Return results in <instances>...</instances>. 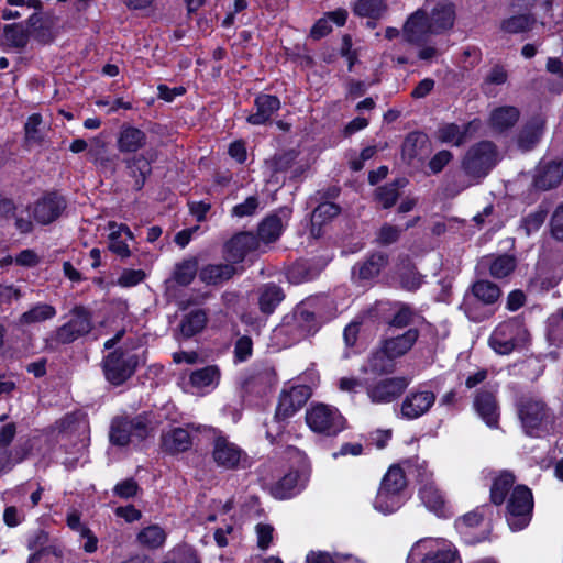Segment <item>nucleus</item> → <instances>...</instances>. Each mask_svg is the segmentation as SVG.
Segmentation results:
<instances>
[{
	"instance_id": "nucleus-1",
	"label": "nucleus",
	"mask_w": 563,
	"mask_h": 563,
	"mask_svg": "<svg viewBox=\"0 0 563 563\" xmlns=\"http://www.w3.org/2000/svg\"><path fill=\"white\" fill-rule=\"evenodd\" d=\"M454 21L453 3L443 1L431 10L430 15L423 10L412 13L404 26V36L410 43H418L429 34H441L452 29Z\"/></svg>"
},
{
	"instance_id": "nucleus-2",
	"label": "nucleus",
	"mask_w": 563,
	"mask_h": 563,
	"mask_svg": "<svg viewBox=\"0 0 563 563\" xmlns=\"http://www.w3.org/2000/svg\"><path fill=\"white\" fill-rule=\"evenodd\" d=\"M518 416L528 435L541 437L553 429L554 416L539 398L522 397L517 404Z\"/></svg>"
},
{
	"instance_id": "nucleus-3",
	"label": "nucleus",
	"mask_w": 563,
	"mask_h": 563,
	"mask_svg": "<svg viewBox=\"0 0 563 563\" xmlns=\"http://www.w3.org/2000/svg\"><path fill=\"white\" fill-rule=\"evenodd\" d=\"M529 340V332L520 318H509L499 322L489 335L488 344L494 352L508 355L523 347Z\"/></svg>"
},
{
	"instance_id": "nucleus-4",
	"label": "nucleus",
	"mask_w": 563,
	"mask_h": 563,
	"mask_svg": "<svg viewBox=\"0 0 563 563\" xmlns=\"http://www.w3.org/2000/svg\"><path fill=\"white\" fill-rule=\"evenodd\" d=\"M407 563H461L455 547L442 538H423L410 549Z\"/></svg>"
},
{
	"instance_id": "nucleus-5",
	"label": "nucleus",
	"mask_w": 563,
	"mask_h": 563,
	"mask_svg": "<svg viewBox=\"0 0 563 563\" xmlns=\"http://www.w3.org/2000/svg\"><path fill=\"white\" fill-rule=\"evenodd\" d=\"M305 418L308 428L323 437H336L346 428V419L339 409L321 402L312 404Z\"/></svg>"
},
{
	"instance_id": "nucleus-6",
	"label": "nucleus",
	"mask_w": 563,
	"mask_h": 563,
	"mask_svg": "<svg viewBox=\"0 0 563 563\" xmlns=\"http://www.w3.org/2000/svg\"><path fill=\"white\" fill-rule=\"evenodd\" d=\"M70 316V319L58 327L46 340L48 349L70 344L92 330L91 314L84 307H75Z\"/></svg>"
},
{
	"instance_id": "nucleus-7",
	"label": "nucleus",
	"mask_w": 563,
	"mask_h": 563,
	"mask_svg": "<svg viewBox=\"0 0 563 563\" xmlns=\"http://www.w3.org/2000/svg\"><path fill=\"white\" fill-rule=\"evenodd\" d=\"M501 290L496 284L481 279L472 285L470 292L465 294L461 308L470 320L481 322L488 318V314L477 309L476 301L490 306L499 300Z\"/></svg>"
},
{
	"instance_id": "nucleus-8",
	"label": "nucleus",
	"mask_w": 563,
	"mask_h": 563,
	"mask_svg": "<svg viewBox=\"0 0 563 563\" xmlns=\"http://www.w3.org/2000/svg\"><path fill=\"white\" fill-rule=\"evenodd\" d=\"M506 518L511 530H522L532 517L533 496L526 485H517L509 495Z\"/></svg>"
},
{
	"instance_id": "nucleus-9",
	"label": "nucleus",
	"mask_w": 563,
	"mask_h": 563,
	"mask_svg": "<svg viewBox=\"0 0 563 563\" xmlns=\"http://www.w3.org/2000/svg\"><path fill=\"white\" fill-rule=\"evenodd\" d=\"M496 146L489 141H482L470 147L462 162L464 172L472 177H485L498 163Z\"/></svg>"
},
{
	"instance_id": "nucleus-10",
	"label": "nucleus",
	"mask_w": 563,
	"mask_h": 563,
	"mask_svg": "<svg viewBox=\"0 0 563 563\" xmlns=\"http://www.w3.org/2000/svg\"><path fill=\"white\" fill-rule=\"evenodd\" d=\"M312 395V386L295 384L285 386L279 395L275 411L277 421H286L296 415Z\"/></svg>"
},
{
	"instance_id": "nucleus-11",
	"label": "nucleus",
	"mask_w": 563,
	"mask_h": 563,
	"mask_svg": "<svg viewBox=\"0 0 563 563\" xmlns=\"http://www.w3.org/2000/svg\"><path fill=\"white\" fill-rule=\"evenodd\" d=\"M212 459L219 467L224 470H236L247 464L246 452L223 434H218L213 440Z\"/></svg>"
},
{
	"instance_id": "nucleus-12",
	"label": "nucleus",
	"mask_w": 563,
	"mask_h": 563,
	"mask_svg": "<svg viewBox=\"0 0 563 563\" xmlns=\"http://www.w3.org/2000/svg\"><path fill=\"white\" fill-rule=\"evenodd\" d=\"M137 366V360L134 355H129L122 351L110 353L103 361V373L109 383L119 386L128 380Z\"/></svg>"
},
{
	"instance_id": "nucleus-13",
	"label": "nucleus",
	"mask_w": 563,
	"mask_h": 563,
	"mask_svg": "<svg viewBox=\"0 0 563 563\" xmlns=\"http://www.w3.org/2000/svg\"><path fill=\"white\" fill-rule=\"evenodd\" d=\"M419 476L421 483L419 497L421 503L438 517H446L450 514V507L444 494L432 481V472L424 470Z\"/></svg>"
},
{
	"instance_id": "nucleus-14",
	"label": "nucleus",
	"mask_w": 563,
	"mask_h": 563,
	"mask_svg": "<svg viewBox=\"0 0 563 563\" xmlns=\"http://www.w3.org/2000/svg\"><path fill=\"white\" fill-rule=\"evenodd\" d=\"M435 394L424 387L411 390L402 400L400 415L404 419L413 420L426 415L435 402Z\"/></svg>"
},
{
	"instance_id": "nucleus-15",
	"label": "nucleus",
	"mask_w": 563,
	"mask_h": 563,
	"mask_svg": "<svg viewBox=\"0 0 563 563\" xmlns=\"http://www.w3.org/2000/svg\"><path fill=\"white\" fill-rule=\"evenodd\" d=\"M408 385L409 379L404 376L388 377L368 385L366 393L373 404H389L397 399Z\"/></svg>"
},
{
	"instance_id": "nucleus-16",
	"label": "nucleus",
	"mask_w": 563,
	"mask_h": 563,
	"mask_svg": "<svg viewBox=\"0 0 563 563\" xmlns=\"http://www.w3.org/2000/svg\"><path fill=\"white\" fill-rule=\"evenodd\" d=\"M66 201L56 194H48L38 199L33 208V219L42 225L54 222L65 210Z\"/></svg>"
},
{
	"instance_id": "nucleus-17",
	"label": "nucleus",
	"mask_w": 563,
	"mask_h": 563,
	"mask_svg": "<svg viewBox=\"0 0 563 563\" xmlns=\"http://www.w3.org/2000/svg\"><path fill=\"white\" fill-rule=\"evenodd\" d=\"M479 128V120H473L463 125L444 123L438 129L435 136L441 143L460 146L467 141L471 132H475Z\"/></svg>"
},
{
	"instance_id": "nucleus-18",
	"label": "nucleus",
	"mask_w": 563,
	"mask_h": 563,
	"mask_svg": "<svg viewBox=\"0 0 563 563\" xmlns=\"http://www.w3.org/2000/svg\"><path fill=\"white\" fill-rule=\"evenodd\" d=\"M146 143V133L130 124H123L117 135V148L122 154L136 153L144 148Z\"/></svg>"
},
{
	"instance_id": "nucleus-19",
	"label": "nucleus",
	"mask_w": 563,
	"mask_h": 563,
	"mask_svg": "<svg viewBox=\"0 0 563 563\" xmlns=\"http://www.w3.org/2000/svg\"><path fill=\"white\" fill-rule=\"evenodd\" d=\"M258 247V239L253 233L241 232L225 244V255L229 261L239 263L249 252Z\"/></svg>"
},
{
	"instance_id": "nucleus-20",
	"label": "nucleus",
	"mask_w": 563,
	"mask_h": 563,
	"mask_svg": "<svg viewBox=\"0 0 563 563\" xmlns=\"http://www.w3.org/2000/svg\"><path fill=\"white\" fill-rule=\"evenodd\" d=\"M109 231V250L121 258H128L131 255L128 240H133L134 235L126 224L110 221L108 223Z\"/></svg>"
},
{
	"instance_id": "nucleus-21",
	"label": "nucleus",
	"mask_w": 563,
	"mask_h": 563,
	"mask_svg": "<svg viewBox=\"0 0 563 563\" xmlns=\"http://www.w3.org/2000/svg\"><path fill=\"white\" fill-rule=\"evenodd\" d=\"M473 407L489 428L498 427L499 411L494 393L488 390L478 391L474 398Z\"/></svg>"
},
{
	"instance_id": "nucleus-22",
	"label": "nucleus",
	"mask_w": 563,
	"mask_h": 563,
	"mask_svg": "<svg viewBox=\"0 0 563 563\" xmlns=\"http://www.w3.org/2000/svg\"><path fill=\"white\" fill-rule=\"evenodd\" d=\"M563 179V162H541L534 176V185L543 190L558 186Z\"/></svg>"
},
{
	"instance_id": "nucleus-23",
	"label": "nucleus",
	"mask_w": 563,
	"mask_h": 563,
	"mask_svg": "<svg viewBox=\"0 0 563 563\" xmlns=\"http://www.w3.org/2000/svg\"><path fill=\"white\" fill-rule=\"evenodd\" d=\"M220 376L219 367L209 365L194 371L189 375V384L198 393L206 394L213 390L219 385Z\"/></svg>"
},
{
	"instance_id": "nucleus-24",
	"label": "nucleus",
	"mask_w": 563,
	"mask_h": 563,
	"mask_svg": "<svg viewBox=\"0 0 563 563\" xmlns=\"http://www.w3.org/2000/svg\"><path fill=\"white\" fill-rule=\"evenodd\" d=\"M192 442L190 434L183 428H174L162 434V449L169 454H178L190 449Z\"/></svg>"
},
{
	"instance_id": "nucleus-25",
	"label": "nucleus",
	"mask_w": 563,
	"mask_h": 563,
	"mask_svg": "<svg viewBox=\"0 0 563 563\" xmlns=\"http://www.w3.org/2000/svg\"><path fill=\"white\" fill-rule=\"evenodd\" d=\"M256 112L247 117V122L260 125L266 123L279 110L280 101L272 95H260L255 99Z\"/></svg>"
},
{
	"instance_id": "nucleus-26",
	"label": "nucleus",
	"mask_w": 563,
	"mask_h": 563,
	"mask_svg": "<svg viewBox=\"0 0 563 563\" xmlns=\"http://www.w3.org/2000/svg\"><path fill=\"white\" fill-rule=\"evenodd\" d=\"M419 338V331L417 329H409L400 335L386 339L383 342L385 352L391 357H400L409 352Z\"/></svg>"
},
{
	"instance_id": "nucleus-27",
	"label": "nucleus",
	"mask_w": 563,
	"mask_h": 563,
	"mask_svg": "<svg viewBox=\"0 0 563 563\" xmlns=\"http://www.w3.org/2000/svg\"><path fill=\"white\" fill-rule=\"evenodd\" d=\"M57 310L46 302H37L24 311L18 319L20 327H29L52 320L56 317Z\"/></svg>"
},
{
	"instance_id": "nucleus-28",
	"label": "nucleus",
	"mask_w": 563,
	"mask_h": 563,
	"mask_svg": "<svg viewBox=\"0 0 563 563\" xmlns=\"http://www.w3.org/2000/svg\"><path fill=\"white\" fill-rule=\"evenodd\" d=\"M482 263L488 268L490 276L496 279L508 277L517 267L516 257L508 254L486 256Z\"/></svg>"
},
{
	"instance_id": "nucleus-29",
	"label": "nucleus",
	"mask_w": 563,
	"mask_h": 563,
	"mask_svg": "<svg viewBox=\"0 0 563 563\" xmlns=\"http://www.w3.org/2000/svg\"><path fill=\"white\" fill-rule=\"evenodd\" d=\"M208 316L202 309H195L184 314L178 325L180 335L189 339L200 333L207 325Z\"/></svg>"
},
{
	"instance_id": "nucleus-30",
	"label": "nucleus",
	"mask_w": 563,
	"mask_h": 563,
	"mask_svg": "<svg viewBox=\"0 0 563 563\" xmlns=\"http://www.w3.org/2000/svg\"><path fill=\"white\" fill-rule=\"evenodd\" d=\"M406 500V494L379 487L374 500V507L377 511L388 515L397 511Z\"/></svg>"
},
{
	"instance_id": "nucleus-31",
	"label": "nucleus",
	"mask_w": 563,
	"mask_h": 563,
	"mask_svg": "<svg viewBox=\"0 0 563 563\" xmlns=\"http://www.w3.org/2000/svg\"><path fill=\"white\" fill-rule=\"evenodd\" d=\"M130 177L134 179V187L140 190L143 188L146 178L152 173L151 161L143 154L134 155L124 161Z\"/></svg>"
},
{
	"instance_id": "nucleus-32",
	"label": "nucleus",
	"mask_w": 563,
	"mask_h": 563,
	"mask_svg": "<svg viewBox=\"0 0 563 563\" xmlns=\"http://www.w3.org/2000/svg\"><path fill=\"white\" fill-rule=\"evenodd\" d=\"M167 539L166 531L156 523L142 528L136 534V542L143 549L156 550L165 544Z\"/></svg>"
},
{
	"instance_id": "nucleus-33",
	"label": "nucleus",
	"mask_w": 563,
	"mask_h": 563,
	"mask_svg": "<svg viewBox=\"0 0 563 563\" xmlns=\"http://www.w3.org/2000/svg\"><path fill=\"white\" fill-rule=\"evenodd\" d=\"M397 275L401 287L415 291L423 284V276L417 272L408 257L401 258L397 265Z\"/></svg>"
},
{
	"instance_id": "nucleus-34",
	"label": "nucleus",
	"mask_w": 563,
	"mask_h": 563,
	"mask_svg": "<svg viewBox=\"0 0 563 563\" xmlns=\"http://www.w3.org/2000/svg\"><path fill=\"white\" fill-rule=\"evenodd\" d=\"M516 477L508 471L499 472L494 478L490 486V500L494 505H501L510 488L515 484Z\"/></svg>"
},
{
	"instance_id": "nucleus-35",
	"label": "nucleus",
	"mask_w": 563,
	"mask_h": 563,
	"mask_svg": "<svg viewBox=\"0 0 563 563\" xmlns=\"http://www.w3.org/2000/svg\"><path fill=\"white\" fill-rule=\"evenodd\" d=\"M301 489L300 475L298 472H289L272 487V495L277 499H287L299 493Z\"/></svg>"
},
{
	"instance_id": "nucleus-36",
	"label": "nucleus",
	"mask_w": 563,
	"mask_h": 563,
	"mask_svg": "<svg viewBox=\"0 0 563 563\" xmlns=\"http://www.w3.org/2000/svg\"><path fill=\"white\" fill-rule=\"evenodd\" d=\"M519 119V111L515 107L505 106L492 111L489 117V125L497 130L504 131L511 128Z\"/></svg>"
},
{
	"instance_id": "nucleus-37",
	"label": "nucleus",
	"mask_w": 563,
	"mask_h": 563,
	"mask_svg": "<svg viewBox=\"0 0 563 563\" xmlns=\"http://www.w3.org/2000/svg\"><path fill=\"white\" fill-rule=\"evenodd\" d=\"M284 292L282 288L274 284H267L260 290L258 305L265 314H271L275 308L283 301Z\"/></svg>"
},
{
	"instance_id": "nucleus-38",
	"label": "nucleus",
	"mask_w": 563,
	"mask_h": 563,
	"mask_svg": "<svg viewBox=\"0 0 563 563\" xmlns=\"http://www.w3.org/2000/svg\"><path fill=\"white\" fill-rule=\"evenodd\" d=\"M235 273L232 265L214 264L207 265L200 271V279L208 285H217L230 279Z\"/></svg>"
},
{
	"instance_id": "nucleus-39",
	"label": "nucleus",
	"mask_w": 563,
	"mask_h": 563,
	"mask_svg": "<svg viewBox=\"0 0 563 563\" xmlns=\"http://www.w3.org/2000/svg\"><path fill=\"white\" fill-rule=\"evenodd\" d=\"M396 493L406 494L407 478L399 464L391 465L384 475L380 486Z\"/></svg>"
},
{
	"instance_id": "nucleus-40",
	"label": "nucleus",
	"mask_w": 563,
	"mask_h": 563,
	"mask_svg": "<svg viewBox=\"0 0 563 563\" xmlns=\"http://www.w3.org/2000/svg\"><path fill=\"white\" fill-rule=\"evenodd\" d=\"M284 230V223L277 216H269L263 220L258 228V235L256 236L264 243H271L276 241Z\"/></svg>"
},
{
	"instance_id": "nucleus-41",
	"label": "nucleus",
	"mask_w": 563,
	"mask_h": 563,
	"mask_svg": "<svg viewBox=\"0 0 563 563\" xmlns=\"http://www.w3.org/2000/svg\"><path fill=\"white\" fill-rule=\"evenodd\" d=\"M198 261L195 257L183 260L174 268L173 279L181 286L189 285L197 275Z\"/></svg>"
},
{
	"instance_id": "nucleus-42",
	"label": "nucleus",
	"mask_w": 563,
	"mask_h": 563,
	"mask_svg": "<svg viewBox=\"0 0 563 563\" xmlns=\"http://www.w3.org/2000/svg\"><path fill=\"white\" fill-rule=\"evenodd\" d=\"M418 220L419 218L409 221L408 223H406L404 228H399L390 223H384L376 232V243L386 246L397 242L400 238L401 232L413 227Z\"/></svg>"
},
{
	"instance_id": "nucleus-43",
	"label": "nucleus",
	"mask_w": 563,
	"mask_h": 563,
	"mask_svg": "<svg viewBox=\"0 0 563 563\" xmlns=\"http://www.w3.org/2000/svg\"><path fill=\"white\" fill-rule=\"evenodd\" d=\"M341 209L338 205L333 202H323L320 203L312 212L311 217V232L313 235L319 234V231H316V227H321L325 222L335 218L340 213Z\"/></svg>"
},
{
	"instance_id": "nucleus-44",
	"label": "nucleus",
	"mask_w": 563,
	"mask_h": 563,
	"mask_svg": "<svg viewBox=\"0 0 563 563\" xmlns=\"http://www.w3.org/2000/svg\"><path fill=\"white\" fill-rule=\"evenodd\" d=\"M417 319H422L409 305L398 302L395 305V312L389 320V325L395 328H405L415 323Z\"/></svg>"
},
{
	"instance_id": "nucleus-45",
	"label": "nucleus",
	"mask_w": 563,
	"mask_h": 563,
	"mask_svg": "<svg viewBox=\"0 0 563 563\" xmlns=\"http://www.w3.org/2000/svg\"><path fill=\"white\" fill-rule=\"evenodd\" d=\"M386 10L383 0H357L353 5V12L362 18L379 19Z\"/></svg>"
},
{
	"instance_id": "nucleus-46",
	"label": "nucleus",
	"mask_w": 563,
	"mask_h": 563,
	"mask_svg": "<svg viewBox=\"0 0 563 563\" xmlns=\"http://www.w3.org/2000/svg\"><path fill=\"white\" fill-rule=\"evenodd\" d=\"M388 257L384 253H375L365 261L358 269V275L363 279H371L377 276L387 265Z\"/></svg>"
},
{
	"instance_id": "nucleus-47",
	"label": "nucleus",
	"mask_w": 563,
	"mask_h": 563,
	"mask_svg": "<svg viewBox=\"0 0 563 563\" xmlns=\"http://www.w3.org/2000/svg\"><path fill=\"white\" fill-rule=\"evenodd\" d=\"M134 439L129 419L118 418L113 420L110 432V440L113 444L124 446Z\"/></svg>"
},
{
	"instance_id": "nucleus-48",
	"label": "nucleus",
	"mask_w": 563,
	"mask_h": 563,
	"mask_svg": "<svg viewBox=\"0 0 563 563\" xmlns=\"http://www.w3.org/2000/svg\"><path fill=\"white\" fill-rule=\"evenodd\" d=\"M536 23L531 14H519L501 22V30L506 33L517 34L529 31Z\"/></svg>"
},
{
	"instance_id": "nucleus-49",
	"label": "nucleus",
	"mask_w": 563,
	"mask_h": 563,
	"mask_svg": "<svg viewBox=\"0 0 563 563\" xmlns=\"http://www.w3.org/2000/svg\"><path fill=\"white\" fill-rule=\"evenodd\" d=\"M394 360L388 353L385 352V347H382L372 354L368 365L371 369L378 374H387L394 371Z\"/></svg>"
},
{
	"instance_id": "nucleus-50",
	"label": "nucleus",
	"mask_w": 563,
	"mask_h": 563,
	"mask_svg": "<svg viewBox=\"0 0 563 563\" xmlns=\"http://www.w3.org/2000/svg\"><path fill=\"white\" fill-rule=\"evenodd\" d=\"M542 132L543 122L541 121L529 126H526L518 137L519 147L522 148L523 151L532 148V146L539 142Z\"/></svg>"
},
{
	"instance_id": "nucleus-51",
	"label": "nucleus",
	"mask_w": 563,
	"mask_h": 563,
	"mask_svg": "<svg viewBox=\"0 0 563 563\" xmlns=\"http://www.w3.org/2000/svg\"><path fill=\"white\" fill-rule=\"evenodd\" d=\"M29 563H63L62 550L56 545L40 549L30 558Z\"/></svg>"
},
{
	"instance_id": "nucleus-52",
	"label": "nucleus",
	"mask_w": 563,
	"mask_h": 563,
	"mask_svg": "<svg viewBox=\"0 0 563 563\" xmlns=\"http://www.w3.org/2000/svg\"><path fill=\"white\" fill-rule=\"evenodd\" d=\"M42 124V115L40 113L31 114L24 125L25 140L30 143L40 144L43 141V136L40 133V126Z\"/></svg>"
},
{
	"instance_id": "nucleus-53",
	"label": "nucleus",
	"mask_w": 563,
	"mask_h": 563,
	"mask_svg": "<svg viewBox=\"0 0 563 563\" xmlns=\"http://www.w3.org/2000/svg\"><path fill=\"white\" fill-rule=\"evenodd\" d=\"M256 545L261 551H266L274 540V527L268 523H257L255 526Z\"/></svg>"
},
{
	"instance_id": "nucleus-54",
	"label": "nucleus",
	"mask_w": 563,
	"mask_h": 563,
	"mask_svg": "<svg viewBox=\"0 0 563 563\" xmlns=\"http://www.w3.org/2000/svg\"><path fill=\"white\" fill-rule=\"evenodd\" d=\"M130 428L134 439L144 440L152 431L153 427L147 416H137L132 420H129Z\"/></svg>"
},
{
	"instance_id": "nucleus-55",
	"label": "nucleus",
	"mask_w": 563,
	"mask_h": 563,
	"mask_svg": "<svg viewBox=\"0 0 563 563\" xmlns=\"http://www.w3.org/2000/svg\"><path fill=\"white\" fill-rule=\"evenodd\" d=\"M560 317L552 316L548 320L547 335L549 341L556 346L563 345V324Z\"/></svg>"
},
{
	"instance_id": "nucleus-56",
	"label": "nucleus",
	"mask_w": 563,
	"mask_h": 563,
	"mask_svg": "<svg viewBox=\"0 0 563 563\" xmlns=\"http://www.w3.org/2000/svg\"><path fill=\"white\" fill-rule=\"evenodd\" d=\"M4 37L15 47H22L26 44L27 36L20 24H9L4 27Z\"/></svg>"
},
{
	"instance_id": "nucleus-57",
	"label": "nucleus",
	"mask_w": 563,
	"mask_h": 563,
	"mask_svg": "<svg viewBox=\"0 0 563 563\" xmlns=\"http://www.w3.org/2000/svg\"><path fill=\"white\" fill-rule=\"evenodd\" d=\"M398 190L395 185H386L377 188L376 190V199L383 206V208L388 209L395 205L398 199Z\"/></svg>"
},
{
	"instance_id": "nucleus-58",
	"label": "nucleus",
	"mask_w": 563,
	"mask_h": 563,
	"mask_svg": "<svg viewBox=\"0 0 563 563\" xmlns=\"http://www.w3.org/2000/svg\"><path fill=\"white\" fill-rule=\"evenodd\" d=\"M260 207V200L257 196H250L243 202L236 205L232 209V216L238 218H244L255 214Z\"/></svg>"
},
{
	"instance_id": "nucleus-59",
	"label": "nucleus",
	"mask_w": 563,
	"mask_h": 563,
	"mask_svg": "<svg viewBox=\"0 0 563 563\" xmlns=\"http://www.w3.org/2000/svg\"><path fill=\"white\" fill-rule=\"evenodd\" d=\"M139 485L133 478L119 482L113 487V494L120 498H131L137 494Z\"/></svg>"
},
{
	"instance_id": "nucleus-60",
	"label": "nucleus",
	"mask_w": 563,
	"mask_h": 563,
	"mask_svg": "<svg viewBox=\"0 0 563 563\" xmlns=\"http://www.w3.org/2000/svg\"><path fill=\"white\" fill-rule=\"evenodd\" d=\"M106 150H107L106 142L102 141L99 137H95L91 141V145H90L89 151H88L89 158L95 164H101L102 165L104 163V161H106L103 158V155L106 154Z\"/></svg>"
},
{
	"instance_id": "nucleus-61",
	"label": "nucleus",
	"mask_w": 563,
	"mask_h": 563,
	"mask_svg": "<svg viewBox=\"0 0 563 563\" xmlns=\"http://www.w3.org/2000/svg\"><path fill=\"white\" fill-rule=\"evenodd\" d=\"M145 277L142 269H126L119 277V285L123 287H131L140 284Z\"/></svg>"
},
{
	"instance_id": "nucleus-62",
	"label": "nucleus",
	"mask_w": 563,
	"mask_h": 563,
	"mask_svg": "<svg viewBox=\"0 0 563 563\" xmlns=\"http://www.w3.org/2000/svg\"><path fill=\"white\" fill-rule=\"evenodd\" d=\"M234 355L239 362H244L252 355V341L250 338L242 336L236 341Z\"/></svg>"
},
{
	"instance_id": "nucleus-63",
	"label": "nucleus",
	"mask_w": 563,
	"mask_h": 563,
	"mask_svg": "<svg viewBox=\"0 0 563 563\" xmlns=\"http://www.w3.org/2000/svg\"><path fill=\"white\" fill-rule=\"evenodd\" d=\"M452 157L453 156L450 151H440L430 159L429 168L432 173L438 174L449 164Z\"/></svg>"
},
{
	"instance_id": "nucleus-64",
	"label": "nucleus",
	"mask_w": 563,
	"mask_h": 563,
	"mask_svg": "<svg viewBox=\"0 0 563 563\" xmlns=\"http://www.w3.org/2000/svg\"><path fill=\"white\" fill-rule=\"evenodd\" d=\"M551 231L556 240H563V203L552 214Z\"/></svg>"
}]
</instances>
